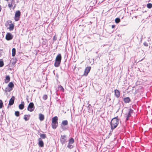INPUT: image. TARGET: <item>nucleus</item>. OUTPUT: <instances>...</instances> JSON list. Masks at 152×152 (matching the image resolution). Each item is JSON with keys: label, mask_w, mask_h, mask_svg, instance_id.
Listing matches in <instances>:
<instances>
[{"label": "nucleus", "mask_w": 152, "mask_h": 152, "mask_svg": "<svg viewBox=\"0 0 152 152\" xmlns=\"http://www.w3.org/2000/svg\"><path fill=\"white\" fill-rule=\"evenodd\" d=\"M58 89L64 92V89L61 86H59L58 87Z\"/></svg>", "instance_id": "393cba45"}, {"label": "nucleus", "mask_w": 152, "mask_h": 152, "mask_svg": "<svg viewBox=\"0 0 152 152\" xmlns=\"http://www.w3.org/2000/svg\"><path fill=\"white\" fill-rule=\"evenodd\" d=\"M67 147L70 149L72 148L73 147V146L71 144L68 143Z\"/></svg>", "instance_id": "bb28decb"}, {"label": "nucleus", "mask_w": 152, "mask_h": 152, "mask_svg": "<svg viewBox=\"0 0 152 152\" xmlns=\"http://www.w3.org/2000/svg\"><path fill=\"white\" fill-rule=\"evenodd\" d=\"M143 44L144 45L146 46H148V44L147 43H146V42H144Z\"/></svg>", "instance_id": "f704fd0d"}, {"label": "nucleus", "mask_w": 152, "mask_h": 152, "mask_svg": "<svg viewBox=\"0 0 152 152\" xmlns=\"http://www.w3.org/2000/svg\"><path fill=\"white\" fill-rule=\"evenodd\" d=\"M34 106L33 103H30L28 107V110L30 112H32L34 110Z\"/></svg>", "instance_id": "20e7f679"}, {"label": "nucleus", "mask_w": 152, "mask_h": 152, "mask_svg": "<svg viewBox=\"0 0 152 152\" xmlns=\"http://www.w3.org/2000/svg\"><path fill=\"white\" fill-rule=\"evenodd\" d=\"M19 114H20V113L19 111H17L15 112V115L16 116H17V117L19 116Z\"/></svg>", "instance_id": "c85d7f7f"}, {"label": "nucleus", "mask_w": 152, "mask_h": 152, "mask_svg": "<svg viewBox=\"0 0 152 152\" xmlns=\"http://www.w3.org/2000/svg\"><path fill=\"white\" fill-rule=\"evenodd\" d=\"M3 105V102L2 101L0 100V109L2 108Z\"/></svg>", "instance_id": "c756f323"}, {"label": "nucleus", "mask_w": 152, "mask_h": 152, "mask_svg": "<svg viewBox=\"0 0 152 152\" xmlns=\"http://www.w3.org/2000/svg\"><path fill=\"white\" fill-rule=\"evenodd\" d=\"M16 53V50L15 48H13L12 50V56H15Z\"/></svg>", "instance_id": "6ab92c4d"}, {"label": "nucleus", "mask_w": 152, "mask_h": 152, "mask_svg": "<svg viewBox=\"0 0 152 152\" xmlns=\"http://www.w3.org/2000/svg\"><path fill=\"white\" fill-rule=\"evenodd\" d=\"M39 118L40 121H43L44 119V115L41 114H39Z\"/></svg>", "instance_id": "dca6fc26"}, {"label": "nucleus", "mask_w": 152, "mask_h": 152, "mask_svg": "<svg viewBox=\"0 0 152 152\" xmlns=\"http://www.w3.org/2000/svg\"><path fill=\"white\" fill-rule=\"evenodd\" d=\"M4 65V63L2 61H0V67H1Z\"/></svg>", "instance_id": "7c9ffc66"}, {"label": "nucleus", "mask_w": 152, "mask_h": 152, "mask_svg": "<svg viewBox=\"0 0 152 152\" xmlns=\"http://www.w3.org/2000/svg\"><path fill=\"white\" fill-rule=\"evenodd\" d=\"M91 67L90 66L87 67L86 68L84 73V75L85 76H87L88 75V73L89 72Z\"/></svg>", "instance_id": "6e6552de"}, {"label": "nucleus", "mask_w": 152, "mask_h": 152, "mask_svg": "<svg viewBox=\"0 0 152 152\" xmlns=\"http://www.w3.org/2000/svg\"><path fill=\"white\" fill-rule=\"evenodd\" d=\"M115 27V26L113 25L112 26V28H113Z\"/></svg>", "instance_id": "4c0bfd02"}, {"label": "nucleus", "mask_w": 152, "mask_h": 152, "mask_svg": "<svg viewBox=\"0 0 152 152\" xmlns=\"http://www.w3.org/2000/svg\"><path fill=\"white\" fill-rule=\"evenodd\" d=\"M20 15V12L18 10L16 12L15 16V20L16 21L19 20Z\"/></svg>", "instance_id": "39448f33"}, {"label": "nucleus", "mask_w": 152, "mask_h": 152, "mask_svg": "<svg viewBox=\"0 0 152 152\" xmlns=\"http://www.w3.org/2000/svg\"><path fill=\"white\" fill-rule=\"evenodd\" d=\"M120 19L119 18H116L115 19V22L116 23H118L120 22Z\"/></svg>", "instance_id": "cd10ccee"}, {"label": "nucleus", "mask_w": 152, "mask_h": 152, "mask_svg": "<svg viewBox=\"0 0 152 152\" xmlns=\"http://www.w3.org/2000/svg\"><path fill=\"white\" fill-rule=\"evenodd\" d=\"M14 27V25L13 24H11L10 25L9 29L10 30H13Z\"/></svg>", "instance_id": "4be33fe9"}, {"label": "nucleus", "mask_w": 152, "mask_h": 152, "mask_svg": "<svg viewBox=\"0 0 152 152\" xmlns=\"http://www.w3.org/2000/svg\"><path fill=\"white\" fill-rule=\"evenodd\" d=\"M15 0H12L11 3H15Z\"/></svg>", "instance_id": "e433bc0d"}, {"label": "nucleus", "mask_w": 152, "mask_h": 152, "mask_svg": "<svg viewBox=\"0 0 152 152\" xmlns=\"http://www.w3.org/2000/svg\"><path fill=\"white\" fill-rule=\"evenodd\" d=\"M12 90V88H10L9 87L6 88L4 91L5 92H10Z\"/></svg>", "instance_id": "412c9836"}, {"label": "nucleus", "mask_w": 152, "mask_h": 152, "mask_svg": "<svg viewBox=\"0 0 152 152\" xmlns=\"http://www.w3.org/2000/svg\"><path fill=\"white\" fill-rule=\"evenodd\" d=\"M74 142V139L73 138H72L69 140V144H72Z\"/></svg>", "instance_id": "5701e85b"}, {"label": "nucleus", "mask_w": 152, "mask_h": 152, "mask_svg": "<svg viewBox=\"0 0 152 152\" xmlns=\"http://www.w3.org/2000/svg\"><path fill=\"white\" fill-rule=\"evenodd\" d=\"M10 78L9 76H7L5 80V82L6 83H8L10 81Z\"/></svg>", "instance_id": "a211bd4d"}, {"label": "nucleus", "mask_w": 152, "mask_h": 152, "mask_svg": "<svg viewBox=\"0 0 152 152\" xmlns=\"http://www.w3.org/2000/svg\"><path fill=\"white\" fill-rule=\"evenodd\" d=\"M39 142L38 144L39 146L43 147L44 146V143L41 138H40L38 140Z\"/></svg>", "instance_id": "9d476101"}, {"label": "nucleus", "mask_w": 152, "mask_h": 152, "mask_svg": "<svg viewBox=\"0 0 152 152\" xmlns=\"http://www.w3.org/2000/svg\"><path fill=\"white\" fill-rule=\"evenodd\" d=\"M8 6L9 8H11L13 6L12 5V3H11V4L9 2H8Z\"/></svg>", "instance_id": "2f4dec72"}, {"label": "nucleus", "mask_w": 152, "mask_h": 152, "mask_svg": "<svg viewBox=\"0 0 152 152\" xmlns=\"http://www.w3.org/2000/svg\"><path fill=\"white\" fill-rule=\"evenodd\" d=\"M15 4V3H12V5H14Z\"/></svg>", "instance_id": "ea45409f"}, {"label": "nucleus", "mask_w": 152, "mask_h": 152, "mask_svg": "<svg viewBox=\"0 0 152 152\" xmlns=\"http://www.w3.org/2000/svg\"><path fill=\"white\" fill-rule=\"evenodd\" d=\"M61 59V54H58L56 56L54 65L56 67H57L59 66Z\"/></svg>", "instance_id": "f03ea898"}, {"label": "nucleus", "mask_w": 152, "mask_h": 152, "mask_svg": "<svg viewBox=\"0 0 152 152\" xmlns=\"http://www.w3.org/2000/svg\"><path fill=\"white\" fill-rule=\"evenodd\" d=\"M24 107V102H21V104L19 105V108L20 110H22Z\"/></svg>", "instance_id": "2eb2a0df"}, {"label": "nucleus", "mask_w": 152, "mask_h": 152, "mask_svg": "<svg viewBox=\"0 0 152 152\" xmlns=\"http://www.w3.org/2000/svg\"><path fill=\"white\" fill-rule=\"evenodd\" d=\"M68 124V121L67 120H64L62 121L61 124V126L62 129H64V126L67 125Z\"/></svg>", "instance_id": "1a4fd4ad"}, {"label": "nucleus", "mask_w": 152, "mask_h": 152, "mask_svg": "<svg viewBox=\"0 0 152 152\" xmlns=\"http://www.w3.org/2000/svg\"><path fill=\"white\" fill-rule=\"evenodd\" d=\"M8 86L9 87L12 89L14 87V84L12 82H10L8 85Z\"/></svg>", "instance_id": "aec40b11"}, {"label": "nucleus", "mask_w": 152, "mask_h": 152, "mask_svg": "<svg viewBox=\"0 0 152 152\" xmlns=\"http://www.w3.org/2000/svg\"><path fill=\"white\" fill-rule=\"evenodd\" d=\"M15 97L14 96H12L11 99H10L9 102V105H12L14 103Z\"/></svg>", "instance_id": "f8f14e48"}, {"label": "nucleus", "mask_w": 152, "mask_h": 152, "mask_svg": "<svg viewBox=\"0 0 152 152\" xmlns=\"http://www.w3.org/2000/svg\"><path fill=\"white\" fill-rule=\"evenodd\" d=\"M16 6V4H15L14 5L13 7V9H14L15 8V7Z\"/></svg>", "instance_id": "c9c22d12"}, {"label": "nucleus", "mask_w": 152, "mask_h": 152, "mask_svg": "<svg viewBox=\"0 0 152 152\" xmlns=\"http://www.w3.org/2000/svg\"><path fill=\"white\" fill-rule=\"evenodd\" d=\"M57 39V37L56 36H53V40L54 41H56Z\"/></svg>", "instance_id": "72a5a7b5"}, {"label": "nucleus", "mask_w": 152, "mask_h": 152, "mask_svg": "<svg viewBox=\"0 0 152 152\" xmlns=\"http://www.w3.org/2000/svg\"><path fill=\"white\" fill-rule=\"evenodd\" d=\"M43 98L44 100H46L47 98V95H45L43 97Z\"/></svg>", "instance_id": "473e14b6"}, {"label": "nucleus", "mask_w": 152, "mask_h": 152, "mask_svg": "<svg viewBox=\"0 0 152 152\" xmlns=\"http://www.w3.org/2000/svg\"><path fill=\"white\" fill-rule=\"evenodd\" d=\"M1 55V52L0 51V57Z\"/></svg>", "instance_id": "58836bf2"}, {"label": "nucleus", "mask_w": 152, "mask_h": 152, "mask_svg": "<svg viewBox=\"0 0 152 152\" xmlns=\"http://www.w3.org/2000/svg\"><path fill=\"white\" fill-rule=\"evenodd\" d=\"M114 92L115 96L117 98H118L120 96V92L117 89L115 90Z\"/></svg>", "instance_id": "ddd939ff"}, {"label": "nucleus", "mask_w": 152, "mask_h": 152, "mask_svg": "<svg viewBox=\"0 0 152 152\" xmlns=\"http://www.w3.org/2000/svg\"><path fill=\"white\" fill-rule=\"evenodd\" d=\"M30 115H26L24 116V119L25 121H28L30 117Z\"/></svg>", "instance_id": "f3484780"}, {"label": "nucleus", "mask_w": 152, "mask_h": 152, "mask_svg": "<svg viewBox=\"0 0 152 152\" xmlns=\"http://www.w3.org/2000/svg\"><path fill=\"white\" fill-rule=\"evenodd\" d=\"M58 119V118L57 116H55L52 118V126L54 129H56L58 126L57 121Z\"/></svg>", "instance_id": "7ed1b4c3"}, {"label": "nucleus", "mask_w": 152, "mask_h": 152, "mask_svg": "<svg viewBox=\"0 0 152 152\" xmlns=\"http://www.w3.org/2000/svg\"><path fill=\"white\" fill-rule=\"evenodd\" d=\"M132 112V110H130L128 113L127 114H126V120L127 121L128 120L129 118V117L131 116V113Z\"/></svg>", "instance_id": "9b49d317"}, {"label": "nucleus", "mask_w": 152, "mask_h": 152, "mask_svg": "<svg viewBox=\"0 0 152 152\" xmlns=\"http://www.w3.org/2000/svg\"><path fill=\"white\" fill-rule=\"evenodd\" d=\"M66 137L65 135H61L60 138V141L62 144H64L66 141Z\"/></svg>", "instance_id": "423d86ee"}, {"label": "nucleus", "mask_w": 152, "mask_h": 152, "mask_svg": "<svg viewBox=\"0 0 152 152\" xmlns=\"http://www.w3.org/2000/svg\"><path fill=\"white\" fill-rule=\"evenodd\" d=\"M13 38L12 35L10 33H7L6 36V39L7 40H9L12 39Z\"/></svg>", "instance_id": "0eeeda50"}, {"label": "nucleus", "mask_w": 152, "mask_h": 152, "mask_svg": "<svg viewBox=\"0 0 152 152\" xmlns=\"http://www.w3.org/2000/svg\"><path fill=\"white\" fill-rule=\"evenodd\" d=\"M124 101L125 103H128L130 101V99L129 97H127L124 98Z\"/></svg>", "instance_id": "4468645a"}, {"label": "nucleus", "mask_w": 152, "mask_h": 152, "mask_svg": "<svg viewBox=\"0 0 152 152\" xmlns=\"http://www.w3.org/2000/svg\"><path fill=\"white\" fill-rule=\"evenodd\" d=\"M40 136L41 137L44 139L46 137V134H41Z\"/></svg>", "instance_id": "a878e982"}, {"label": "nucleus", "mask_w": 152, "mask_h": 152, "mask_svg": "<svg viewBox=\"0 0 152 152\" xmlns=\"http://www.w3.org/2000/svg\"><path fill=\"white\" fill-rule=\"evenodd\" d=\"M119 123L118 119L117 117L113 118L110 123L111 129L112 130L116 127Z\"/></svg>", "instance_id": "f257e3e1"}, {"label": "nucleus", "mask_w": 152, "mask_h": 152, "mask_svg": "<svg viewBox=\"0 0 152 152\" xmlns=\"http://www.w3.org/2000/svg\"><path fill=\"white\" fill-rule=\"evenodd\" d=\"M147 7L149 9L152 7V4L151 3H148L147 4Z\"/></svg>", "instance_id": "b1692460"}]
</instances>
